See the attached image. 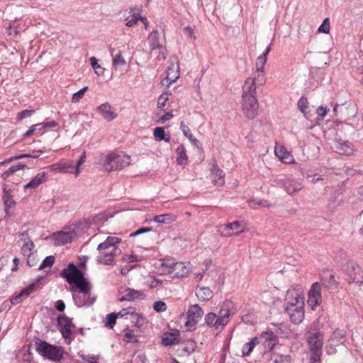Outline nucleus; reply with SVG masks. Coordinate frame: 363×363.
I'll return each instance as SVG.
<instances>
[{
	"label": "nucleus",
	"mask_w": 363,
	"mask_h": 363,
	"mask_svg": "<svg viewBox=\"0 0 363 363\" xmlns=\"http://www.w3.org/2000/svg\"><path fill=\"white\" fill-rule=\"evenodd\" d=\"M36 283H31L26 288L23 289L18 294L13 296L11 298V303L13 305H16L21 303L24 298H27L36 289Z\"/></svg>",
	"instance_id": "aec40b11"
},
{
	"label": "nucleus",
	"mask_w": 363,
	"mask_h": 363,
	"mask_svg": "<svg viewBox=\"0 0 363 363\" xmlns=\"http://www.w3.org/2000/svg\"><path fill=\"white\" fill-rule=\"evenodd\" d=\"M203 315V311L198 304L191 306L186 313L187 320L185 323L186 327L189 330L194 328L201 319Z\"/></svg>",
	"instance_id": "9d476101"
},
{
	"label": "nucleus",
	"mask_w": 363,
	"mask_h": 363,
	"mask_svg": "<svg viewBox=\"0 0 363 363\" xmlns=\"http://www.w3.org/2000/svg\"><path fill=\"white\" fill-rule=\"evenodd\" d=\"M180 129L184 133V135L191 142V143L196 146L199 147L200 145V142L197 140L191 133L190 128L186 125L183 122L180 123Z\"/></svg>",
	"instance_id": "e433bc0d"
},
{
	"label": "nucleus",
	"mask_w": 363,
	"mask_h": 363,
	"mask_svg": "<svg viewBox=\"0 0 363 363\" xmlns=\"http://www.w3.org/2000/svg\"><path fill=\"white\" fill-rule=\"evenodd\" d=\"M90 62L95 72L98 75H103L104 73V69L98 63L97 59L95 57H91L90 58Z\"/></svg>",
	"instance_id": "de8ad7c7"
},
{
	"label": "nucleus",
	"mask_w": 363,
	"mask_h": 363,
	"mask_svg": "<svg viewBox=\"0 0 363 363\" xmlns=\"http://www.w3.org/2000/svg\"><path fill=\"white\" fill-rule=\"evenodd\" d=\"M120 318H129L132 323L138 325L141 319H143V316L136 313V310L133 307H128L125 308H123L118 313H116Z\"/></svg>",
	"instance_id": "dca6fc26"
},
{
	"label": "nucleus",
	"mask_w": 363,
	"mask_h": 363,
	"mask_svg": "<svg viewBox=\"0 0 363 363\" xmlns=\"http://www.w3.org/2000/svg\"><path fill=\"white\" fill-rule=\"evenodd\" d=\"M122 260L125 262H138V259L135 255H124L122 257Z\"/></svg>",
	"instance_id": "052dcab7"
},
{
	"label": "nucleus",
	"mask_w": 363,
	"mask_h": 363,
	"mask_svg": "<svg viewBox=\"0 0 363 363\" xmlns=\"http://www.w3.org/2000/svg\"><path fill=\"white\" fill-rule=\"evenodd\" d=\"M196 295L199 300L207 301L213 297V293L209 287L198 286L196 289Z\"/></svg>",
	"instance_id": "2f4dec72"
},
{
	"label": "nucleus",
	"mask_w": 363,
	"mask_h": 363,
	"mask_svg": "<svg viewBox=\"0 0 363 363\" xmlns=\"http://www.w3.org/2000/svg\"><path fill=\"white\" fill-rule=\"evenodd\" d=\"M113 57L112 66L115 70H118L126 65V61L122 55L121 51H118L116 55H113V50L111 51Z\"/></svg>",
	"instance_id": "72a5a7b5"
},
{
	"label": "nucleus",
	"mask_w": 363,
	"mask_h": 363,
	"mask_svg": "<svg viewBox=\"0 0 363 363\" xmlns=\"http://www.w3.org/2000/svg\"><path fill=\"white\" fill-rule=\"evenodd\" d=\"M76 233L74 231H60L55 235V242L57 245H65L70 242L75 237Z\"/></svg>",
	"instance_id": "bb28decb"
},
{
	"label": "nucleus",
	"mask_w": 363,
	"mask_h": 363,
	"mask_svg": "<svg viewBox=\"0 0 363 363\" xmlns=\"http://www.w3.org/2000/svg\"><path fill=\"white\" fill-rule=\"evenodd\" d=\"M121 241V238L111 236H108L105 240V242L107 243L108 245H109L110 247L115 246L116 244L120 243Z\"/></svg>",
	"instance_id": "13d9d810"
},
{
	"label": "nucleus",
	"mask_w": 363,
	"mask_h": 363,
	"mask_svg": "<svg viewBox=\"0 0 363 363\" xmlns=\"http://www.w3.org/2000/svg\"><path fill=\"white\" fill-rule=\"evenodd\" d=\"M36 350L42 356L55 362L62 358L63 351L61 347L52 345L44 341L37 343Z\"/></svg>",
	"instance_id": "423d86ee"
},
{
	"label": "nucleus",
	"mask_w": 363,
	"mask_h": 363,
	"mask_svg": "<svg viewBox=\"0 0 363 363\" xmlns=\"http://www.w3.org/2000/svg\"><path fill=\"white\" fill-rule=\"evenodd\" d=\"M85 157H86V152H84L82 154L79 160L75 163V165H76V176H78V174H79V166H81L84 162Z\"/></svg>",
	"instance_id": "e2e57ef3"
},
{
	"label": "nucleus",
	"mask_w": 363,
	"mask_h": 363,
	"mask_svg": "<svg viewBox=\"0 0 363 363\" xmlns=\"http://www.w3.org/2000/svg\"><path fill=\"white\" fill-rule=\"evenodd\" d=\"M308 303L313 310L321 303V286L318 282L313 283L308 291Z\"/></svg>",
	"instance_id": "ddd939ff"
},
{
	"label": "nucleus",
	"mask_w": 363,
	"mask_h": 363,
	"mask_svg": "<svg viewBox=\"0 0 363 363\" xmlns=\"http://www.w3.org/2000/svg\"><path fill=\"white\" fill-rule=\"evenodd\" d=\"M169 100V94L168 92H162V94L160 96L157 101V106L159 108H163L165 106L167 101Z\"/></svg>",
	"instance_id": "864d4df0"
},
{
	"label": "nucleus",
	"mask_w": 363,
	"mask_h": 363,
	"mask_svg": "<svg viewBox=\"0 0 363 363\" xmlns=\"http://www.w3.org/2000/svg\"><path fill=\"white\" fill-rule=\"evenodd\" d=\"M97 111L102 115L107 121H112L117 117V113L108 103H104L97 107Z\"/></svg>",
	"instance_id": "4be33fe9"
},
{
	"label": "nucleus",
	"mask_w": 363,
	"mask_h": 363,
	"mask_svg": "<svg viewBox=\"0 0 363 363\" xmlns=\"http://www.w3.org/2000/svg\"><path fill=\"white\" fill-rule=\"evenodd\" d=\"M287 308L303 307L304 297L298 291L292 289L288 290L286 294Z\"/></svg>",
	"instance_id": "4468645a"
},
{
	"label": "nucleus",
	"mask_w": 363,
	"mask_h": 363,
	"mask_svg": "<svg viewBox=\"0 0 363 363\" xmlns=\"http://www.w3.org/2000/svg\"><path fill=\"white\" fill-rule=\"evenodd\" d=\"M34 247H35V245L33 242L23 243L21 248V252L23 256L30 255L31 253H33Z\"/></svg>",
	"instance_id": "a18cd8bd"
},
{
	"label": "nucleus",
	"mask_w": 363,
	"mask_h": 363,
	"mask_svg": "<svg viewBox=\"0 0 363 363\" xmlns=\"http://www.w3.org/2000/svg\"><path fill=\"white\" fill-rule=\"evenodd\" d=\"M173 270L177 277H184L187 276L190 272L189 264H185L183 262H177L174 264Z\"/></svg>",
	"instance_id": "f704fd0d"
},
{
	"label": "nucleus",
	"mask_w": 363,
	"mask_h": 363,
	"mask_svg": "<svg viewBox=\"0 0 363 363\" xmlns=\"http://www.w3.org/2000/svg\"><path fill=\"white\" fill-rule=\"evenodd\" d=\"M53 170L60 173H74L76 174V165L73 162H65L52 165Z\"/></svg>",
	"instance_id": "393cba45"
},
{
	"label": "nucleus",
	"mask_w": 363,
	"mask_h": 363,
	"mask_svg": "<svg viewBox=\"0 0 363 363\" xmlns=\"http://www.w3.org/2000/svg\"><path fill=\"white\" fill-rule=\"evenodd\" d=\"M119 316L116 313H111L106 315L104 320L105 325L109 328H113L116 324V318Z\"/></svg>",
	"instance_id": "37998d69"
},
{
	"label": "nucleus",
	"mask_w": 363,
	"mask_h": 363,
	"mask_svg": "<svg viewBox=\"0 0 363 363\" xmlns=\"http://www.w3.org/2000/svg\"><path fill=\"white\" fill-rule=\"evenodd\" d=\"M176 152L177 164L179 165L186 164L187 163L188 157L184 146L179 145L176 150Z\"/></svg>",
	"instance_id": "c9c22d12"
},
{
	"label": "nucleus",
	"mask_w": 363,
	"mask_h": 363,
	"mask_svg": "<svg viewBox=\"0 0 363 363\" xmlns=\"http://www.w3.org/2000/svg\"><path fill=\"white\" fill-rule=\"evenodd\" d=\"M26 165L24 164L18 163L17 164L11 166L9 169L5 171L2 174V178L6 180L7 179L11 174L16 172L18 170L23 169Z\"/></svg>",
	"instance_id": "79ce46f5"
},
{
	"label": "nucleus",
	"mask_w": 363,
	"mask_h": 363,
	"mask_svg": "<svg viewBox=\"0 0 363 363\" xmlns=\"http://www.w3.org/2000/svg\"><path fill=\"white\" fill-rule=\"evenodd\" d=\"M329 109L327 108V107L320 106L317 109V113L320 118H323L326 114L328 113Z\"/></svg>",
	"instance_id": "0e129e2a"
},
{
	"label": "nucleus",
	"mask_w": 363,
	"mask_h": 363,
	"mask_svg": "<svg viewBox=\"0 0 363 363\" xmlns=\"http://www.w3.org/2000/svg\"><path fill=\"white\" fill-rule=\"evenodd\" d=\"M346 341V333L343 330L336 329L329 339L330 347H337Z\"/></svg>",
	"instance_id": "5701e85b"
},
{
	"label": "nucleus",
	"mask_w": 363,
	"mask_h": 363,
	"mask_svg": "<svg viewBox=\"0 0 363 363\" xmlns=\"http://www.w3.org/2000/svg\"><path fill=\"white\" fill-rule=\"evenodd\" d=\"M235 313L234 303L230 301H225L221 306L218 314L208 313L205 316V322L209 327H213L221 331L230 320V317Z\"/></svg>",
	"instance_id": "f03ea898"
},
{
	"label": "nucleus",
	"mask_w": 363,
	"mask_h": 363,
	"mask_svg": "<svg viewBox=\"0 0 363 363\" xmlns=\"http://www.w3.org/2000/svg\"><path fill=\"white\" fill-rule=\"evenodd\" d=\"M319 321H314L305 334L311 350H322L324 333L319 330Z\"/></svg>",
	"instance_id": "20e7f679"
},
{
	"label": "nucleus",
	"mask_w": 363,
	"mask_h": 363,
	"mask_svg": "<svg viewBox=\"0 0 363 363\" xmlns=\"http://www.w3.org/2000/svg\"><path fill=\"white\" fill-rule=\"evenodd\" d=\"M153 135L157 141L164 140L165 142H169L170 140V135L165 134L162 127L155 128L153 131Z\"/></svg>",
	"instance_id": "ea45409f"
},
{
	"label": "nucleus",
	"mask_w": 363,
	"mask_h": 363,
	"mask_svg": "<svg viewBox=\"0 0 363 363\" xmlns=\"http://www.w3.org/2000/svg\"><path fill=\"white\" fill-rule=\"evenodd\" d=\"M334 148L340 155H352L354 152L353 145L348 141L337 140L335 143Z\"/></svg>",
	"instance_id": "412c9836"
},
{
	"label": "nucleus",
	"mask_w": 363,
	"mask_h": 363,
	"mask_svg": "<svg viewBox=\"0 0 363 363\" xmlns=\"http://www.w3.org/2000/svg\"><path fill=\"white\" fill-rule=\"evenodd\" d=\"M136 9L134 8H130V12L129 13L130 14L129 16L126 17L125 18V25L128 26V27H133L135 25H137L138 21H140V18H141V10L140 9H138L137 11H135Z\"/></svg>",
	"instance_id": "c756f323"
},
{
	"label": "nucleus",
	"mask_w": 363,
	"mask_h": 363,
	"mask_svg": "<svg viewBox=\"0 0 363 363\" xmlns=\"http://www.w3.org/2000/svg\"><path fill=\"white\" fill-rule=\"evenodd\" d=\"M47 180V174L45 172L37 174L28 184L24 186V190L28 189H36L41 184L45 182Z\"/></svg>",
	"instance_id": "a878e982"
},
{
	"label": "nucleus",
	"mask_w": 363,
	"mask_h": 363,
	"mask_svg": "<svg viewBox=\"0 0 363 363\" xmlns=\"http://www.w3.org/2000/svg\"><path fill=\"white\" fill-rule=\"evenodd\" d=\"M153 308L157 312H164L167 310V305L162 301H157L153 303Z\"/></svg>",
	"instance_id": "5fc2aeb1"
},
{
	"label": "nucleus",
	"mask_w": 363,
	"mask_h": 363,
	"mask_svg": "<svg viewBox=\"0 0 363 363\" xmlns=\"http://www.w3.org/2000/svg\"><path fill=\"white\" fill-rule=\"evenodd\" d=\"M124 336L129 340L130 342H138V340L137 336L135 335V333L133 330L125 329L123 331Z\"/></svg>",
	"instance_id": "603ef678"
},
{
	"label": "nucleus",
	"mask_w": 363,
	"mask_h": 363,
	"mask_svg": "<svg viewBox=\"0 0 363 363\" xmlns=\"http://www.w3.org/2000/svg\"><path fill=\"white\" fill-rule=\"evenodd\" d=\"M173 118V114L172 112H167L164 114L159 120L160 123H164L166 121L172 119Z\"/></svg>",
	"instance_id": "338daca9"
},
{
	"label": "nucleus",
	"mask_w": 363,
	"mask_h": 363,
	"mask_svg": "<svg viewBox=\"0 0 363 363\" xmlns=\"http://www.w3.org/2000/svg\"><path fill=\"white\" fill-rule=\"evenodd\" d=\"M290 315V319L291 322L295 324L300 323L304 317L303 307L298 308H286Z\"/></svg>",
	"instance_id": "c85d7f7f"
},
{
	"label": "nucleus",
	"mask_w": 363,
	"mask_h": 363,
	"mask_svg": "<svg viewBox=\"0 0 363 363\" xmlns=\"http://www.w3.org/2000/svg\"><path fill=\"white\" fill-rule=\"evenodd\" d=\"M270 51V47L268 46L264 52L259 55L256 61L257 80L260 81V84H264V65L267 60V55Z\"/></svg>",
	"instance_id": "2eb2a0df"
},
{
	"label": "nucleus",
	"mask_w": 363,
	"mask_h": 363,
	"mask_svg": "<svg viewBox=\"0 0 363 363\" xmlns=\"http://www.w3.org/2000/svg\"><path fill=\"white\" fill-rule=\"evenodd\" d=\"M60 275L69 284H74L70 290L75 304L78 307L89 306L96 301V296H91V284L84 278V275L76 265L69 263L66 269L62 270Z\"/></svg>",
	"instance_id": "f257e3e1"
},
{
	"label": "nucleus",
	"mask_w": 363,
	"mask_h": 363,
	"mask_svg": "<svg viewBox=\"0 0 363 363\" xmlns=\"http://www.w3.org/2000/svg\"><path fill=\"white\" fill-rule=\"evenodd\" d=\"M258 343V338L253 337L250 342L245 343L242 350V353L243 357H247L252 352L256 344Z\"/></svg>",
	"instance_id": "58836bf2"
},
{
	"label": "nucleus",
	"mask_w": 363,
	"mask_h": 363,
	"mask_svg": "<svg viewBox=\"0 0 363 363\" xmlns=\"http://www.w3.org/2000/svg\"><path fill=\"white\" fill-rule=\"evenodd\" d=\"M150 48L152 52L156 53L158 50L157 58L159 60H164L167 57V49L159 40V32L157 30H152L147 38Z\"/></svg>",
	"instance_id": "6e6552de"
},
{
	"label": "nucleus",
	"mask_w": 363,
	"mask_h": 363,
	"mask_svg": "<svg viewBox=\"0 0 363 363\" xmlns=\"http://www.w3.org/2000/svg\"><path fill=\"white\" fill-rule=\"evenodd\" d=\"M274 153L283 163L293 164L295 162L293 155L282 145L276 146Z\"/></svg>",
	"instance_id": "a211bd4d"
},
{
	"label": "nucleus",
	"mask_w": 363,
	"mask_h": 363,
	"mask_svg": "<svg viewBox=\"0 0 363 363\" xmlns=\"http://www.w3.org/2000/svg\"><path fill=\"white\" fill-rule=\"evenodd\" d=\"M179 342V335L175 333H166L162 338V343L164 346L172 345Z\"/></svg>",
	"instance_id": "4c0bfd02"
},
{
	"label": "nucleus",
	"mask_w": 363,
	"mask_h": 363,
	"mask_svg": "<svg viewBox=\"0 0 363 363\" xmlns=\"http://www.w3.org/2000/svg\"><path fill=\"white\" fill-rule=\"evenodd\" d=\"M27 257V264L30 267H34L37 264V255L33 252L30 255H25Z\"/></svg>",
	"instance_id": "bf43d9fd"
},
{
	"label": "nucleus",
	"mask_w": 363,
	"mask_h": 363,
	"mask_svg": "<svg viewBox=\"0 0 363 363\" xmlns=\"http://www.w3.org/2000/svg\"><path fill=\"white\" fill-rule=\"evenodd\" d=\"M321 282L328 291H333L337 287V283L335 280V275L330 272H328L322 277Z\"/></svg>",
	"instance_id": "cd10ccee"
},
{
	"label": "nucleus",
	"mask_w": 363,
	"mask_h": 363,
	"mask_svg": "<svg viewBox=\"0 0 363 363\" xmlns=\"http://www.w3.org/2000/svg\"><path fill=\"white\" fill-rule=\"evenodd\" d=\"M249 206L251 208H256L257 207H269L270 204L265 200L261 199H252L248 201Z\"/></svg>",
	"instance_id": "49530a36"
},
{
	"label": "nucleus",
	"mask_w": 363,
	"mask_h": 363,
	"mask_svg": "<svg viewBox=\"0 0 363 363\" xmlns=\"http://www.w3.org/2000/svg\"><path fill=\"white\" fill-rule=\"evenodd\" d=\"M34 112H35L34 110H24V111H22L19 112L17 114V119L18 121H21V120H23L25 118H27V117H29V116H32Z\"/></svg>",
	"instance_id": "4d7b16f0"
},
{
	"label": "nucleus",
	"mask_w": 363,
	"mask_h": 363,
	"mask_svg": "<svg viewBox=\"0 0 363 363\" xmlns=\"http://www.w3.org/2000/svg\"><path fill=\"white\" fill-rule=\"evenodd\" d=\"M274 182L277 186L283 187L287 194L290 195L301 190L303 188L302 184L298 181L285 177L277 178Z\"/></svg>",
	"instance_id": "1a4fd4ad"
},
{
	"label": "nucleus",
	"mask_w": 363,
	"mask_h": 363,
	"mask_svg": "<svg viewBox=\"0 0 363 363\" xmlns=\"http://www.w3.org/2000/svg\"><path fill=\"white\" fill-rule=\"evenodd\" d=\"M348 282L354 283L359 286L363 284V271L359 266H352L348 272Z\"/></svg>",
	"instance_id": "f3484780"
},
{
	"label": "nucleus",
	"mask_w": 363,
	"mask_h": 363,
	"mask_svg": "<svg viewBox=\"0 0 363 363\" xmlns=\"http://www.w3.org/2000/svg\"><path fill=\"white\" fill-rule=\"evenodd\" d=\"M58 325L60 328V332L62 337L65 338L67 343H70L72 339L71 338L72 330L75 328L72 320L68 317L62 315H59L57 318Z\"/></svg>",
	"instance_id": "f8f14e48"
},
{
	"label": "nucleus",
	"mask_w": 363,
	"mask_h": 363,
	"mask_svg": "<svg viewBox=\"0 0 363 363\" xmlns=\"http://www.w3.org/2000/svg\"><path fill=\"white\" fill-rule=\"evenodd\" d=\"M298 109L306 116L308 113V103L307 99L301 97L298 101Z\"/></svg>",
	"instance_id": "09e8293b"
},
{
	"label": "nucleus",
	"mask_w": 363,
	"mask_h": 363,
	"mask_svg": "<svg viewBox=\"0 0 363 363\" xmlns=\"http://www.w3.org/2000/svg\"><path fill=\"white\" fill-rule=\"evenodd\" d=\"M80 357L86 363H97V359L95 356L80 354Z\"/></svg>",
	"instance_id": "680f3d73"
},
{
	"label": "nucleus",
	"mask_w": 363,
	"mask_h": 363,
	"mask_svg": "<svg viewBox=\"0 0 363 363\" xmlns=\"http://www.w3.org/2000/svg\"><path fill=\"white\" fill-rule=\"evenodd\" d=\"M211 178L214 184L221 186L225 184V173L219 169L216 164H214L211 168Z\"/></svg>",
	"instance_id": "b1692460"
},
{
	"label": "nucleus",
	"mask_w": 363,
	"mask_h": 363,
	"mask_svg": "<svg viewBox=\"0 0 363 363\" xmlns=\"http://www.w3.org/2000/svg\"><path fill=\"white\" fill-rule=\"evenodd\" d=\"M55 258L54 256L50 255L46 257L40 264L38 269L45 270L47 267L50 268L54 264Z\"/></svg>",
	"instance_id": "c03bdc74"
},
{
	"label": "nucleus",
	"mask_w": 363,
	"mask_h": 363,
	"mask_svg": "<svg viewBox=\"0 0 363 363\" xmlns=\"http://www.w3.org/2000/svg\"><path fill=\"white\" fill-rule=\"evenodd\" d=\"M177 216L172 213H166L155 216L152 218V221L160 224H171L174 222Z\"/></svg>",
	"instance_id": "473e14b6"
},
{
	"label": "nucleus",
	"mask_w": 363,
	"mask_h": 363,
	"mask_svg": "<svg viewBox=\"0 0 363 363\" xmlns=\"http://www.w3.org/2000/svg\"><path fill=\"white\" fill-rule=\"evenodd\" d=\"M312 352L311 361V363H318L320 361L322 350H311Z\"/></svg>",
	"instance_id": "6e6d98bb"
},
{
	"label": "nucleus",
	"mask_w": 363,
	"mask_h": 363,
	"mask_svg": "<svg viewBox=\"0 0 363 363\" xmlns=\"http://www.w3.org/2000/svg\"><path fill=\"white\" fill-rule=\"evenodd\" d=\"M4 203L7 208H11L15 205L14 200L10 197L9 194V191H6V188L4 189Z\"/></svg>",
	"instance_id": "3c124183"
},
{
	"label": "nucleus",
	"mask_w": 363,
	"mask_h": 363,
	"mask_svg": "<svg viewBox=\"0 0 363 363\" xmlns=\"http://www.w3.org/2000/svg\"><path fill=\"white\" fill-rule=\"evenodd\" d=\"M261 85L260 81L257 80V77L255 79L248 78L245 81L244 89L246 91H255L256 89H258Z\"/></svg>",
	"instance_id": "a19ab883"
},
{
	"label": "nucleus",
	"mask_w": 363,
	"mask_h": 363,
	"mask_svg": "<svg viewBox=\"0 0 363 363\" xmlns=\"http://www.w3.org/2000/svg\"><path fill=\"white\" fill-rule=\"evenodd\" d=\"M116 250H113L111 251L102 252L101 255L97 256L96 261L99 264H104L106 265H111L114 262V256L116 255Z\"/></svg>",
	"instance_id": "7c9ffc66"
},
{
	"label": "nucleus",
	"mask_w": 363,
	"mask_h": 363,
	"mask_svg": "<svg viewBox=\"0 0 363 363\" xmlns=\"http://www.w3.org/2000/svg\"><path fill=\"white\" fill-rule=\"evenodd\" d=\"M330 20H329V18H327L324 19L322 24L319 26L318 31L320 33H323L328 34L330 33Z\"/></svg>",
	"instance_id": "8fccbe9b"
},
{
	"label": "nucleus",
	"mask_w": 363,
	"mask_h": 363,
	"mask_svg": "<svg viewBox=\"0 0 363 363\" xmlns=\"http://www.w3.org/2000/svg\"><path fill=\"white\" fill-rule=\"evenodd\" d=\"M84 92H74L72 96V101L73 103L78 102L83 96H84Z\"/></svg>",
	"instance_id": "774afa93"
},
{
	"label": "nucleus",
	"mask_w": 363,
	"mask_h": 363,
	"mask_svg": "<svg viewBox=\"0 0 363 363\" xmlns=\"http://www.w3.org/2000/svg\"><path fill=\"white\" fill-rule=\"evenodd\" d=\"M151 228H140L138 230H137L135 232L130 234L131 237H135L137 235H139L142 233H147L151 231Z\"/></svg>",
	"instance_id": "69168bd1"
},
{
	"label": "nucleus",
	"mask_w": 363,
	"mask_h": 363,
	"mask_svg": "<svg viewBox=\"0 0 363 363\" xmlns=\"http://www.w3.org/2000/svg\"><path fill=\"white\" fill-rule=\"evenodd\" d=\"M171 65L167 67V77L161 81L164 89L169 88L179 77V62L176 57L170 58Z\"/></svg>",
	"instance_id": "0eeeda50"
},
{
	"label": "nucleus",
	"mask_w": 363,
	"mask_h": 363,
	"mask_svg": "<svg viewBox=\"0 0 363 363\" xmlns=\"http://www.w3.org/2000/svg\"><path fill=\"white\" fill-rule=\"evenodd\" d=\"M218 232L223 237H230L244 232L245 227L240 221L235 220L233 223L220 225Z\"/></svg>",
	"instance_id": "9b49d317"
},
{
	"label": "nucleus",
	"mask_w": 363,
	"mask_h": 363,
	"mask_svg": "<svg viewBox=\"0 0 363 363\" xmlns=\"http://www.w3.org/2000/svg\"><path fill=\"white\" fill-rule=\"evenodd\" d=\"M130 162V157L126 154L111 152L104 156L102 165L105 171L112 172L125 168Z\"/></svg>",
	"instance_id": "7ed1b4c3"
},
{
	"label": "nucleus",
	"mask_w": 363,
	"mask_h": 363,
	"mask_svg": "<svg viewBox=\"0 0 363 363\" xmlns=\"http://www.w3.org/2000/svg\"><path fill=\"white\" fill-rule=\"evenodd\" d=\"M144 297L143 291L127 288L124 290L123 295L118 298V301L121 302L123 301H133L135 299H143Z\"/></svg>",
	"instance_id": "6ab92c4d"
},
{
	"label": "nucleus",
	"mask_w": 363,
	"mask_h": 363,
	"mask_svg": "<svg viewBox=\"0 0 363 363\" xmlns=\"http://www.w3.org/2000/svg\"><path fill=\"white\" fill-rule=\"evenodd\" d=\"M242 112L245 117L254 119L259 109V104L256 96L252 92H243L242 101Z\"/></svg>",
	"instance_id": "39448f33"
}]
</instances>
